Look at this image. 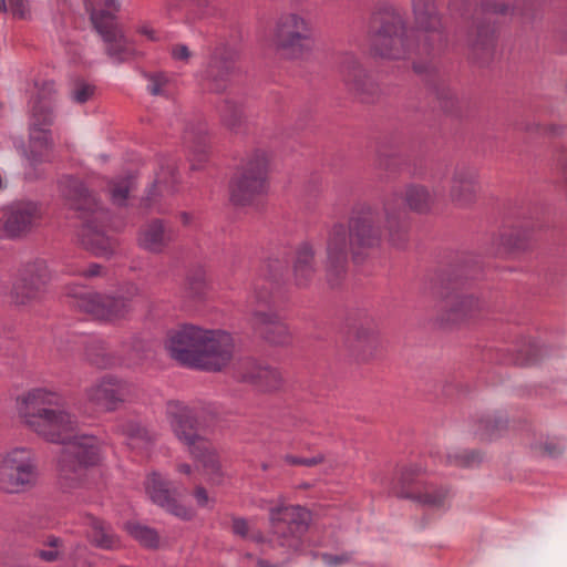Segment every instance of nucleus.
I'll return each instance as SVG.
<instances>
[{
  "mask_svg": "<svg viewBox=\"0 0 567 567\" xmlns=\"http://www.w3.org/2000/svg\"><path fill=\"white\" fill-rule=\"evenodd\" d=\"M416 31L409 30L404 12L389 2L373 8L368 32L371 51L381 58L400 60L415 53L430 56L440 53L447 37L442 16L434 0H412Z\"/></svg>",
  "mask_w": 567,
  "mask_h": 567,
  "instance_id": "nucleus-1",
  "label": "nucleus"
},
{
  "mask_svg": "<svg viewBox=\"0 0 567 567\" xmlns=\"http://www.w3.org/2000/svg\"><path fill=\"white\" fill-rule=\"evenodd\" d=\"M400 198L393 195L386 198L381 214L369 204L357 205L351 213L348 229L343 225H334L327 240V280L331 287L341 284L347 274L348 255L351 251L355 264L362 262L371 250L382 241L381 223H384L389 241L396 248L408 243V223L402 218L403 212L396 210Z\"/></svg>",
  "mask_w": 567,
  "mask_h": 567,
  "instance_id": "nucleus-2",
  "label": "nucleus"
},
{
  "mask_svg": "<svg viewBox=\"0 0 567 567\" xmlns=\"http://www.w3.org/2000/svg\"><path fill=\"white\" fill-rule=\"evenodd\" d=\"M16 406L21 423L49 443L66 442L79 431V417L58 391L30 389L17 398Z\"/></svg>",
  "mask_w": 567,
  "mask_h": 567,
  "instance_id": "nucleus-3",
  "label": "nucleus"
},
{
  "mask_svg": "<svg viewBox=\"0 0 567 567\" xmlns=\"http://www.w3.org/2000/svg\"><path fill=\"white\" fill-rule=\"evenodd\" d=\"M233 337L221 330L182 324L167 332L165 350L181 365L205 371H220L234 354Z\"/></svg>",
  "mask_w": 567,
  "mask_h": 567,
  "instance_id": "nucleus-4",
  "label": "nucleus"
},
{
  "mask_svg": "<svg viewBox=\"0 0 567 567\" xmlns=\"http://www.w3.org/2000/svg\"><path fill=\"white\" fill-rule=\"evenodd\" d=\"M60 190L68 207L82 220L79 233L81 245L96 257H112L115 254L116 241L104 234L109 219L107 212L99 205L96 198L78 178L63 177L60 181Z\"/></svg>",
  "mask_w": 567,
  "mask_h": 567,
  "instance_id": "nucleus-5",
  "label": "nucleus"
},
{
  "mask_svg": "<svg viewBox=\"0 0 567 567\" xmlns=\"http://www.w3.org/2000/svg\"><path fill=\"white\" fill-rule=\"evenodd\" d=\"M166 415L171 427L188 450L189 454L198 461L209 483L220 485L225 474L221 468L218 453L210 441L204 436L194 412L184 403L172 401L167 403Z\"/></svg>",
  "mask_w": 567,
  "mask_h": 567,
  "instance_id": "nucleus-6",
  "label": "nucleus"
},
{
  "mask_svg": "<svg viewBox=\"0 0 567 567\" xmlns=\"http://www.w3.org/2000/svg\"><path fill=\"white\" fill-rule=\"evenodd\" d=\"M65 295L72 299V305L93 319L115 322L125 319L132 311V301L140 295V289L131 285L125 291L114 295L89 290L78 285H69Z\"/></svg>",
  "mask_w": 567,
  "mask_h": 567,
  "instance_id": "nucleus-7",
  "label": "nucleus"
},
{
  "mask_svg": "<svg viewBox=\"0 0 567 567\" xmlns=\"http://www.w3.org/2000/svg\"><path fill=\"white\" fill-rule=\"evenodd\" d=\"M60 444L63 445L58 460L60 480L65 487H76L85 480L86 471L102 462V443L94 435L75 432Z\"/></svg>",
  "mask_w": 567,
  "mask_h": 567,
  "instance_id": "nucleus-8",
  "label": "nucleus"
},
{
  "mask_svg": "<svg viewBox=\"0 0 567 567\" xmlns=\"http://www.w3.org/2000/svg\"><path fill=\"white\" fill-rule=\"evenodd\" d=\"M95 31L106 44L107 55L115 62L128 60L134 49L120 29L116 14L121 9L118 0H83Z\"/></svg>",
  "mask_w": 567,
  "mask_h": 567,
  "instance_id": "nucleus-9",
  "label": "nucleus"
},
{
  "mask_svg": "<svg viewBox=\"0 0 567 567\" xmlns=\"http://www.w3.org/2000/svg\"><path fill=\"white\" fill-rule=\"evenodd\" d=\"M38 482L35 452L28 446H12L0 453V491L14 495L30 491Z\"/></svg>",
  "mask_w": 567,
  "mask_h": 567,
  "instance_id": "nucleus-10",
  "label": "nucleus"
},
{
  "mask_svg": "<svg viewBox=\"0 0 567 567\" xmlns=\"http://www.w3.org/2000/svg\"><path fill=\"white\" fill-rule=\"evenodd\" d=\"M272 281L268 280H257L254 284L250 298L257 308L251 310V323L267 342L275 346H288L292 341V334L281 315L262 309L272 302Z\"/></svg>",
  "mask_w": 567,
  "mask_h": 567,
  "instance_id": "nucleus-11",
  "label": "nucleus"
},
{
  "mask_svg": "<svg viewBox=\"0 0 567 567\" xmlns=\"http://www.w3.org/2000/svg\"><path fill=\"white\" fill-rule=\"evenodd\" d=\"M274 44L278 52L289 59L310 53L315 47L311 23L295 12L281 14L276 22Z\"/></svg>",
  "mask_w": 567,
  "mask_h": 567,
  "instance_id": "nucleus-12",
  "label": "nucleus"
},
{
  "mask_svg": "<svg viewBox=\"0 0 567 567\" xmlns=\"http://www.w3.org/2000/svg\"><path fill=\"white\" fill-rule=\"evenodd\" d=\"M271 540L281 547L296 550L311 523V514L300 505H279L269 508Z\"/></svg>",
  "mask_w": 567,
  "mask_h": 567,
  "instance_id": "nucleus-13",
  "label": "nucleus"
},
{
  "mask_svg": "<svg viewBox=\"0 0 567 567\" xmlns=\"http://www.w3.org/2000/svg\"><path fill=\"white\" fill-rule=\"evenodd\" d=\"M269 158L265 151L254 152L241 173L230 184V199L236 205H248L267 192Z\"/></svg>",
  "mask_w": 567,
  "mask_h": 567,
  "instance_id": "nucleus-14",
  "label": "nucleus"
},
{
  "mask_svg": "<svg viewBox=\"0 0 567 567\" xmlns=\"http://www.w3.org/2000/svg\"><path fill=\"white\" fill-rule=\"evenodd\" d=\"M50 271L44 259L37 258L24 262L18 269L12 284L11 298L16 305L28 306L42 299L50 280Z\"/></svg>",
  "mask_w": 567,
  "mask_h": 567,
  "instance_id": "nucleus-15",
  "label": "nucleus"
},
{
  "mask_svg": "<svg viewBox=\"0 0 567 567\" xmlns=\"http://www.w3.org/2000/svg\"><path fill=\"white\" fill-rule=\"evenodd\" d=\"M509 7L504 3L485 2L481 8L482 17L476 18L474 29L468 33V47L474 59L486 62L495 51V21L494 14H507Z\"/></svg>",
  "mask_w": 567,
  "mask_h": 567,
  "instance_id": "nucleus-16",
  "label": "nucleus"
},
{
  "mask_svg": "<svg viewBox=\"0 0 567 567\" xmlns=\"http://www.w3.org/2000/svg\"><path fill=\"white\" fill-rule=\"evenodd\" d=\"M237 52L226 45L213 51L203 74V85L212 93H224L231 85L238 69Z\"/></svg>",
  "mask_w": 567,
  "mask_h": 567,
  "instance_id": "nucleus-17",
  "label": "nucleus"
},
{
  "mask_svg": "<svg viewBox=\"0 0 567 567\" xmlns=\"http://www.w3.org/2000/svg\"><path fill=\"white\" fill-rule=\"evenodd\" d=\"M132 391L127 381L105 374L85 388L84 396L90 404L113 412L131 396Z\"/></svg>",
  "mask_w": 567,
  "mask_h": 567,
  "instance_id": "nucleus-18",
  "label": "nucleus"
},
{
  "mask_svg": "<svg viewBox=\"0 0 567 567\" xmlns=\"http://www.w3.org/2000/svg\"><path fill=\"white\" fill-rule=\"evenodd\" d=\"M145 492L154 505L182 520H190L195 516V512L179 501L178 491L158 473L147 476Z\"/></svg>",
  "mask_w": 567,
  "mask_h": 567,
  "instance_id": "nucleus-19",
  "label": "nucleus"
},
{
  "mask_svg": "<svg viewBox=\"0 0 567 567\" xmlns=\"http://www.w3.org/2000/svg\"><path fill=\"white\" fill-rule=\"evenodd\" d=\"M42 219L39 204L34 202H18L12 204L3 220V231L9 238H19L29 234Z\"/></svg>",
  "mask_w": 567,
  "mask_h": 567,
  "instance_id": "nucleus-20",
  "label": "nucleus"
},
{
  "mask_svg": "<svg viewBox=\"0 0 567 567\" xmlns=\"http://www.w3.org/2000/svg\"><path fill=\"white\" fill-rule=\"evenodd\" d=\"M346 342L353 357L361 361H368L375 354L380 346L375 322L367 318L353 323L349 329Z\"/></svg>",
  "mask_w": 567,
  "mask_h": 567,
  "instance_id": "nucleus-21",
  "label": "nucleus"
},
{
  "mask_svg": "<svg viewBox=\"0 0 567 567\" xmlns=\"http://www.w3.org/2000/svg\"><path fill=\"white\" fill-rule=\"evenodd\" d=\"M478 192L477 172L475 168L456 166L450 183L449 196L451 202L460 208H466L476 200Z\"/></svg>",
  "mask_w": 567,
  "mask_h": 567,
  "instance_id": "nucleus-22",
  "label": "nucleus"
},
{
  "mask_svg": "<svg viewBox=\"0 0 567 567\" xmlns=\"http://www.w3.org/2000/svg\"><path fill=\"white\" fill-rule=\"evenodd\" d=\"M340 71L346 85L357 94L362 102L369 103L378 95V85L365 74L358 60L347 54L343 56Z\"/></svg>",
  "mask_w": 567,
  "mask_h": 567,
  "instance_id": "nucleus-23",
  "label": "nucleus"
},
{
  "mask_svg": "<svg viewBox=\"0 0 567 567\" xmlns=\"http://www.w3.org/2000/svg\"><path fill=\"white\" fill-rule=\"evenodd\" d=\"M143 344L135 341L131 350H123V354L111 352L101 340L92 342L86 357L91 364L99 369H111L124 364L125 362H135L142 359Z\"/></svg>",
  "mask_w": 567,
  "mask_h": 567,
  "instance_id": "nucleus-24",
  "label": "nucleus"
},
{
  "mask_svg": "<svg viewBox=\"0 0 567 567\" xmlns=\"http://www.w3.org/2000/svg\"><path fill=\"white\" fill-rule=\"evenodd\" d=\"M481 308L480 300L474 296L453 292L447 295L440 305L441 320L446 323H460L476 317Z\"/></svg>",
  "mask_w": 567,
  "mask_h": 567,
  "instance_id": "nucleus-25",
  "label": "nucleus"
},
{
  "mask_svg": "<svg viewBox=\"0 0 567 567\" xmlns=\"http://www.w3.org/2000/svg\"><path fill=\"white\" fill-rule=\"evenodd\" d=\"M237 373L240 380L261 391H275L282 385V375L276 368L261 365L251 359L240 362Z\"/></svg>",
  "mask_w": 567,
  "mask_h": 567,
  "instance_id": "nucleus-26",
  "label": "nucleus"
},
{
  "mask_svg": "<svg viewBox=\"0 0 567 567\" xmlns=\"http://www.w3.org/2000/svg\"><path fill=\"white\" fill-rule=\"evenodd\" d=\"M175 239L174 229L162 219H152L141 226L137 244L148 252L161 254Z\"/></svg>",
  "mask_w": 567,
  "mask_h": 567,
  "instance_id": "nucleus-27",
  "label": "nucleus"
},
{
  "mask_svg": "<svg viewBox=\"0 0 567 567\" xmlns=\"http://www.w3.org/2000/svg\"><path fill=\"white\" fill-rule=\"evenodd\" d=\"M54 122V114L45 106H35L30 113L29 141L34 148L50 150L52 136L50 126Z\"/></svg>",
  "mask_w": 567,
  "mask_h": 567,
  "instance_id": "nucleus-28",
  "label": "nucleus"
},
{
  "mask_svg": "<svg viewBox=\"0 0 567 567\" xmlns=\"http://www.w3.org/2000/svg\"><path fill=\"white\" fill-rule=\"evenodd\" d=\"M409 474L410 472H406L402 477L404 484L403 489L400 492L402 498L412 499L423 506L432 508L445 507L447 501L451 497V489L449 486L425 484L421 491L415 492L406 489V477Z\"/></svg>",
  "mask_w": 567,
  "mask_h": 567,
  "instance_id": "nucleus-29",
  "label": "nucleus"
},
{
  "mask_svg": "<svg viewBox=\"0 0 567 567\" xmlns=\"http://www.w3.org/2000/svg\"><path fill=\"white\" fill-rule=\"evenodd\" d=\"M82 525L86 528L85 534L89 542L95 547L113 549L118 545L112 526L102 518L86 513L82 516Z\"/></svg>",
  "mask_w": 567,
  "mask_h": 567,
  "instance_id": "nucleus-30",
  "label": "nucleus"
},
{
  "mask_svg": "<svg viewBox=\"0 0 567 567\" xmlns=\"http://www.w3.org/2000/svg\"><path fill=\"white\" fill-rule=\"evenodd\" d=\"M393 195H396L400 198L395 207L396 210L403 212L402 218L405 223V212L402 207L403 203H405L411 210L417 213H426L431 209L435 202V195L431 194L429 189L423 185H410L405 188L404 193H393L388 198H391Z\"/></svg>",
  "mask_w": 567,
  "mask_h": 567,
  "instance_id": "nucleus-31",
  "label": "nucleus"
},
{
  "mask_svg": "<svg viewBox=\"0 0 567 567\" xmlns=\"http://www.w3.org/2000/svg\"><path fill=\"white\" fill-rule=\"evenodd\" d=\"M176 183L177 177L175 174V166L173 163L167 162L156 174L153 185L150 187L145 198L143 199L144 206L152 208L157 203L158 197L173 194Z\"/></svg>",
  "mask_w": 567,
  "mask_h": 567,
  "instance_id": "nucleus-32",
  "label": "nucleus"
},
{
  "mask_svg": "<svg viewBox=\"0 0 567 567\" xmlns=\"http://www.w3.org/2000/svg\"><path fill=\"white\" fill-rule=\"evenodd\" d=\"M315 250L309 244H302L296 251L293 280L299 288L308 287L316 275Z\"/></svg>",
  "mask_w": 567,
  "mask_h": 567,
  "instance_id": "nucleus-33",
  "label": "nucleus"
},
{
  "mask_svg": "<svg viewBox=\"0 0 567 567\" xmlns=\"http://www.w3.org/2000/svg\"><path fill=\"white\" fill-rule=\"evenodd\" d=\"M32 556L48 564L62 561L65 557L64 540L55 535H48L39 542Z\"/></svg>",
  "mask_w": 567,
  "mask_h": 567,
  "instance_id": "nucleus-34",
  "label": "nucleus"
},
{
  "mask_svg": "<svg viewBox=\"0 0 567 567\" xmlns=\"http://www.w3.org/2000/svg\"><path fill=\"white\" fill-rule=\"evenodd\" d=\"M475 426L474 433L481 440H493L506 429L507 419L501 414H488L477 420Z\"/></svg>",
  "mask_w": 567,
  "mask_h": 567,
  "instance_id": "nucleus-35",
  "label": "nucleus"
},
{
  "mask_svg": "<svg viewBox=\"0 0 567 567\" xmlns=\"http://www.w3.org/2000/svg\"><path fill=\"white\" fill-rule=\"evenodd\" d=\"M186 143L189 144V148L192 152V168H198L196 162L202 163L205 162L208 154L209 143L206 132L203 127L195 131H186L185 135Z\"/></svg>",
  "mask_w": 567,
  "mask_h": 567,
  "instance_id": "nucleus-36",
  "label": "nucleus"
},
{
  "mask_svg": "<svg viewBox=\"0 0 567 567\" xmlns=\"http://www.w3.org/2000/svg\"><path fill=\"white\" fill-rule=\"evenodd\" d=\"M406 472H410V474L408 475L406 477V489H411V491H421L423 488V486L426 484L423 482V473H424V468L421 467L420 465H409V466H404L400 470L399 474H398V482L393 485V493L398 496V497H401L402 498V495L400 494L401 489H403L404 487V484H403V475L404 473Z\"/></svg>",
  "mask_w": 567,
  "mask_h": 567,
  "instance_id": "nucleus-37",
  "label": "nucleus"
},
{
  "mask_svg": "<svg viewBox=\"0 0 567 567\" xmlns=\"http://www.w3.org/2000/svg\"><path fill=\"white\" fill-rule=\"evenodd\" d=\"M482 462V455L476 451L452 450L442 456V463L447 466L470 468Z\"/></svg>",
  "mask_w": 567,
  "mask_h": 567,
  "instance_id": "nucleus-38",
  "label": "nucleus"
},
{
  "mask_svg": "<svg viewBox=\"0 0 567 567\" xmlns=\"http://www.w3.org/2000/svg\"><path fill=\"white\" fill-rule=\"evenodd\" d=\"M144 78L152 95L169 96L174 91V80L165 72H146Z\"/></svg>",
  "mask_w": 567,
  "mask_h": 567,
  "instance_id": "nucleus-39",
  "label": "nucleus"
},
{
  "mask_svg": "<svg viewBox=\"0 0 567 567\" xmlns=\"http://www.w3.org/2000/svg\"><path fill=\"white\" fill-rule=\"evenodd\" d=\"M126 529L130 535L141 545L147 548H158L159 535L156 529L135 523H127Z\"/></svg>",
  "mask_w": 567,
  "mask_h": 567,
  "instance_id": "nucleus-40",
  "label": "nucleus"
},
{
  "mask_svg": "<svg viewBox=\"0 0 567 567\" xmlns=\"http://www.w3.org/2000/svg\"><path fill=\"white\" fill-rule=\"evenodd\" d=\"M122 432L134 446L147 445L155 439L154 433L150 432L145 426L135 421L124 423L122 425Z\"/></svg>",
  "mask_w": 567,
  "mask_h": 567,
  "instance_id": "nucleus-41",
  "label": "nucleus"
},
{
  "mask_svg": "<svg viewBox=\"0 0 567 567\" xmlns=\"http://www.w3.org/2000/svg\"><path fill=\"white\" fill-rule=\"evenodd\" d=\"M207 291V281L204 270L189 272L185 280L184 292L187 298L202 299Z\"/></svg>",
  "mask_w": 567,
  "mask_h": 567,
  "instance_id": "nucleus-42",
  "label": "nucleus"
},
{
  "mask_svg": "<svg viewBox=\"0 0 567 567\" xmlns=\"http://www.w3.org/2000/svg\"><path fill=\"white\" fill-rule=\"evenodd\" d=\"M220 118L223 124L233 132H238L244 124V114L241 106L229 100L224 102L220 110Z\"/></svg>",
  "mask_w": 567,
  "mask_h": 567,
  "instance_id": "nucleus-43",
  "label": "nucleus"
},
{
  "mask_svg": "<svg viewBox=\"0 0 567 567\" xmlns=\"http://www.w3.org/2000/svg\"><path fill=\"white\" fill-rule=\"evenodd\" d=\"M133 179L131 177L121 178L110 184L109 192L114 205H125L130 192L133 189Z\"/></svg>",
  "mask_w": 567,
  "mask_h": 567,
  "instance_id": "nucleus-44",
  "label": "nucleus"
},
{
  "mask_svg": "<svg viewBox=\"0 0 567 567\" xmlns=\"http://www.w3.org/2000/svg\"><path fill=\"white\" fill-rule=\"evenodd\" d=\"M55 84L53 81H44L38 89L37 96L34 97L31 111L39 105L48 107L53 113V101L55 96Z\"/></svg>",
  "mask_w": 567,
  "mask_h": 567,
  "instance_id": "nucleus-45",
  "label": "nucleus"
},
{
  "mask_svg": "<svg viewBox=\"0 0 567 567\" xmlns=\"http://www.w3.org/2000/svg\"><path fill=\"white\" fill-rule=\"evenodd\" d=\"M95 86L83 79L76 78L71 83L70 96L75 103L83 104L94 94Z\"/></svg>",
  "mask_w": 567,
  "mask_h": 567,
  "instance_id": "nucleus-46",
  "label": "nucleus"
},
{
  "mask_svg": "<svg viewBox=\"0 0 567 567\" xmlns=\"http://www.w3.org/2000/svg\"><path fill=\"white\" fill-rule=\"evenodd\" d=\"M533 450L542 456L557 457L563 454L564 445L556 439H545L534 443Z\"/></svg>",
  "mask_w": 567,
  "mask_h": 567,
  "instance_id": "nucleus-47",
  "label": "nucleus"
},
{
  "mask_svg": "<svg viewBox=\"0 0 567 567\" xmlns=\"http://www.w3.org/2000/svg\"><path fill=\"white\" fill-rule=\"evenodd\" d=\"M326 456L322 453H318L311 457H298L290 454L284 456V461L289 465H303L312 467L323 463Z\"/></svg>",
  "mask_w": 567,
  "mask_h": 567,
  "instance_id": "nucleus-48",
  "label": "nucleus"
},
{
  "mask_svg": "<svg viewBox=\"0 0 567 567\" xmlns=\"http://www.w3.org/2000/svg\"><path fill=\"white\" fill-rule=\"evenodd\" d=\"M436 97L441 102L442 107L446 112H453L457 104V97L451 89L442 86L436 90Z\"/></svg>",
  "mask_w": 567,
  "mask_h": 567,
  "instance_id": "nucleus-49",
  "label": "nucleus"
},
{
  "mask_svg": "<svg viewBox=\"0 0 567 567\" xmlns=\"http://www.w3.org/2000/svg\"><path fill=\"white\" fill-rule=\"evenodd\" d=\"M7 10L20 19H27L30 16L28 0H7Z\"/></svg>",
  "mask_w": 567,
  "mask_h": 567,
  "instance_id": "nucleus-50",
  "label": "nucleus"
},
{
  "mask_svg": "<svg viewBox=\"0 0 567 567\" xmlns=\"http://www.w3.org/2000/svg\"><path fill=\"white\" fill-rule=\"evenodd\" d=\"M321 559L328 567H337L350 563L352 560V553H343L340 555L322 554Z\"/></svg>",
  "mask_w": 567,
  "mask_h": 567,
  "instance_id": "nucleus-51",
  "label": "nucleus"
},
{
  "mask_svg": "<svg viewBox=\"0 0 567 567\" xmlns=\"http://www.w3.org/2000/svg\"><path fill=\"white\" fill-rule=\"evenodd\" d=\"M76 274L84 278H95L103 276L105 274V269L100 264H90L85 269H81Z\"/></svg>",
  "mask_w": 567,
  "mask_h": 567,
  "instance_id": "nucleus-52",
  "label": "nucleus"
},
{
  "mask_svg": "<svg viewBox=\"0 0 567 567\" xmlns=\"http://www.w3.org/2000/svg\"><path fill=\"white\" fill-rule=\"evenodd\" d=\"M193 496L199 507H207L210 503L208 492L202 485L195 487Z\"/></svg>",
  "mask_w": 567,
  "mask_h": 567,
  "instance_id": "nucleus-53",
  "label": "nucleus"
},
{
  "mask_svg": "<svg viewBox=\"0 0 567 567\" xmlns=\"http://www.w3.org/2000/svg\"><path fill=\"white\" fill-rule=\"evenodd\" d=\"M231 530L235 535H238L240 537H246L248 535V530H249L247 520L243 517H234Z\"/></svg>",
  "mask_w": 567,
  "mask_h": 567,
  "instance_id": "nucleus-54",
  "label": "nucleus"
},
{
  "mask_svg": "<svg viewBox=\"0 0 567 567\" xmlns=\"http://www.w3.org/2000/svg\"><path fill=\"white\" fill-rule=\"evenodd\" d=\"M190 51L185 44H175L172 48V56L175 60L187 62L190 58Z\"/></svg>",
  "mask_w": 567,
  "mask_h": 567,
  "instance_id": "nucleus-55",
  "label": "nucleus"
},
{
  "mask_svg": "<svg viewBox=\"0 0 567 567\" xmlns=\"http://www.w3.org/2000/svg\"><path fill=\"white\" fill-rule=\"evenodd\" d=\"M555 163L557 167L567 173V148H561L555 154Z\"/></svg>",
  "mask_w": 567,
  "mask_h": 567,
  "instance_id": "nucleus-56",
  "label": "nucleus"
},
{
  "mask_svg": "<svg viewBox=\"0 0 567 567\" xmlns=\"http://www.w3.org/2000/svg\"><path fill=\"white\" fill-rule=\"evenodd\" d=\"M502 243L508 248H522L523 245L517 240H512V234H503L501 236Z\"/></svg>",
  "mask_w": 567,
  "mask_h": 567,
  "instance_id": "nucleus-57",
  "label": "nucleus"
},
{
  "mask_svg": "<svg viewBox=\"0 0 567 567\" xmlns=\"http://www.w3.org/2000/svg\"><path fill=\"white\" fill-rule=\"evenodd\" d=\"M140 32L144 35H146L151 40H156L154 30L148 25H143L140 28Z\"/></svg>",
  "mask_w": 567,
  "mask_h": 567,
  "instance_id": "nucleus-58",
  "label": "nucleus"
},
{
  "mask_svg": "<svg viewBox=\"0 0 567 567\" xmlns=\"http://www.w3.org/2000/svg\"><path fill=\"white\" fill-rule=\"evenodd\" d=\"M177 471L185 475L192 474V466L189 464L183 463L177 466Z\"/></svg>",
  "mask_w": 567,
  "mask_h": 567,
  "instance_id": "nucleus-59",
  "label": "nucleus"
},
{
  "mask_svg": "<svg viewBox=\"0 0 567 567\" xmlns=\"http://www.w3.org/2000/svg\"><path fill=\"white\" fill-rule=\"evenodd\" d=\"M549 133L551 135H561L563 134V128L559 127V126L553 125V126L549 127Z\"/></svg>",
  "mask_w": 567,
  "mask_h": 567,
  "instance_id": "nucleus-60",
  "label": "nucleus"
},
{
  "mask_svg": "<svg viewBox=\"0 0 567 567\" xmlns=\"http://www.w3.org/2000/svg\"><path fill=\"white\" fill-rule=\"evenodd\" d=\"M257 567H278L277 565L270 564L267 560L258 559Z\"/></svg>",
  "mask_w": 567,
  "mask_h": 567,
  "instance_id": "nucleus-61",
  "label": "nucleus"
},
{
  "mask_svg": "<svg viewBox=\"0 0 567 567\" xmlns=\"http://www.w3.org/2000/svg\"><path fill=\"white\" fill-rule=\"evenodd\" d=\"M7 11V0H0V12Z\"/></svg>",
  "mask_w": 567,
  "mask_h": 567,
  "instance_id": "nucleus-62",
  "label": "nucleus"
},
{
  "mask_svg": "<svg viewBox=\"0 0 567 567\" xmlns=\"http://www.w3.org/2000/svg\"><path fill=\"white\" fill-rule=\"evenodd\" d=\"M414 70H415V72H417V73H421V72H423V71H424V70H423L419 64H416V63L414 64Z\"/></svg>",
  "mask_w": 567,
  "mask_h": 567,
  "instance_id": "nucleus-63",
  "label": "nucleus"
},
{
  "mask_svg": "<svg viewBox=\"0 0 567 567\" xmlns=\"http://www.w3.org/2000/svg\"><path fill=\"white\" fill-rule=\"evenodd\" d=\"M261 468H262L264 471H267V470L269 468V466H268V464H267V463H264V464L261 465Z\"/></svg>",
  "mask_w": 567,
  "mask_h": 567,
  "instance_id": "nucleus-64",
  "label": "nucleus"
}]
</instances>
